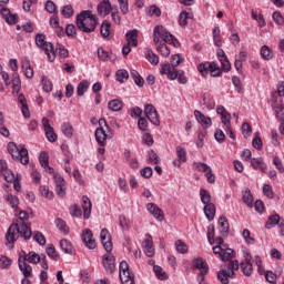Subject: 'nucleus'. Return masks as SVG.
Segmentation results:
<instances>
[{
	"label": "nucleus",
	"instance_id": "f257e3e1",
	"mask_svg": "<svg viewBox=\"0 0 284 284\" xmlns=\"http://www.w3.org/2000/svg\"><path fill=\"white\" fill-rule=\"evenodd\" d=\"M97 26H99V18L91 10L81 11L77 16V27L81 32L90 34L97 30Z\"/></svg>",
	"mask_w": 284,
	"mask_h": 284
},
{
	"label": "nucleus",
	"instance_id": "f03ea898",
	"mask_svg": "<svg viewBox=\"0 0 284 284\" xmlns=\"http://www.w3.org/2000/svg\"><path fill=\"white\" fill-rule=\"evenodd\" d=\"M19 236H23L24 241H30V239H32V230L28 224L13 223L9 226L6 235L7 243L12 245Z\"/></svg>",
	"mask_w": 284,
	"mask_h": 284
},
{
	"label": "nucleus",
	"instance_id": "7ed1b4c3",
	"mask_svg": "<svg viewBox=\"0 0 284 284\" xmlns=\"http://www.w3.org/2000/svg\"><path fill=\"white\" fill-rule=\"evenodd\" d=\"M98 121L99 128L94 132L95 141L101 145V148H105V145L108 144V140L112 139L114 134L112 133L110 125H108V121H105V119L103 118H101L100 120H97V118H92V125H97Z\"/></svg>",
	"mask_w": 284,
	"mask_h": 284
},
{
	"label": "nucleus",
	"instance_id": "20e7f679",
	"mask_svg": "<svg viewBox=\"0 0 284 284\" xmlns=\"http://www.w3.org/2000/svg\"><path fill=\"white\" fill-rule=\"evenodd\" d=\"M7 150L9 154H11L13 161H19L22 165H28L30 163V156L28 154V149L26 145L19 144L14 142H9L7 145Z\"/></svg>",
	"mask_w": 284,
	"mask_h": 284
},
{
	"label": "nucleus",
	"instance_id": "39448f33",
	"mask_svg": "<svg viewBox=\"0 0 284 284\" xmlns=\"http://www.w3.org/2000/svg\"><path fill=\"white\" fill-rule=\"evenodd\" d=\"M36 45L39 50H42L48 58V61L51 63L57 59V53L54 52V45L52 42L45 41V34L37 33L36 34Z\"/></svg>",
	"mask_w": 284,
	"mask_h": 284
},
{
	"label": "nucleus",
	"instance_id": "423d86ee",
	"mask_svg": "<svg viewBox=\"0 0 284 284\" xmlns=\"http://www.w3.org/2000/svg\"><path fill=\"white\" fill-rule=\"evenodd\" d=\"M153 41L154 43H173L176 48L179 45V41L174 40V36L169 33L168 30L163 26H156L153 30Z\"/></svg>",
	"mask_w": 284,
	"mask_h": 284
},
{
	"label": "nucleus",
	"instance_id": "0eeeda50",
	"mask_svg": "<svg viewBox=\"0 0 284 284\" xmlns=\"http://www.w3.org/2000/svg\"><path fill=\"white\" fill-rule=\"evenodd\" d=\"M239 270V260L232 261L225 268H222L217 273V278L223 284H229L230 278H234V271Z\"/></svg>",
	"mask_w": 284,
	"mask_h": 284
},
{
	"label": "nucleus",
	"instance_id": "6e6552de",
	"mask_svg": "<svg viewBox=\"0 0 284 284\" xmlns=\"http://www.w3.org/2000/svg\"><path fill=\"white\" fill-rule=\"evenodd\" d=\"M120 281L122 284H134V274L130 272V265H128V262L122 261L120 262Z\"/></svg>",
	"mask_w": 284,
	"mask_h": 284
},
{
	"label": "nucleus",
	"instance_id": "1a4fd4ad",
	"mask_svg": "<svg viewBox=\"0 0 284 284\" xmlns=\"http://www.w3.org/2000/svg\"><path fill=\"white\" fill-rule=\"evenodd\" d=\"M179 70H176V67L170 64V62H165L160 64V74L163 77H166L169 81H176V74Z\"/></svg>",
	"mask_w": 284,
	"mask_h": 284
},
{
	"label": "nucleus",
	"instance_id": "9d476101",
	"mask_svg": "<svg viewBox=\"0 0 284 284\" xmlns=\"http://www.w3.org/2000/svg\"><path fill=\"white\" fill-rule=\"evenodd\" d=\"M239 267H241L244 276H252V272H254V266L252 265V254H250V252H244V260L239 263Z\"/></svg>",
	"mask_w": 284,
	"mask_h": 284
},
{
	"label": "nucleus",
	"instance_id": "9b49d317",
	"mask_svg": "<svg viewBox=\"0 0 284 284\" xmlns=\"http://www.w3.org/2000/svg\"><path fill=\"white\" fill-rule=\"evenodd\" d=\"M144 114L153 125H161V120H159V111H156L154 104L144 105Z\"/></svg>",
	"mask_w": 284,
	"mask_h": 284
},
{
	"label": "nucleus",
	"instance_id": "f8f14e48",
	"mask_svg": "<svg viewBox=\"0 0 284 284\" xmlns=\"http://www.w3.org/2000/svg\"><path fill=\"white\" fill-rule=\"evenodd\" d=\"M53 182L55 185V194L59 199H63L65 196V179L61 176L59 173L53 174Z\"/></svg>",
	"mask_w": 284,
	"mask_h": 284
},
{
	"label": "nucleus",
	"instance_id": "ddd939ff",
	"mask_svg": "<svg viewBox=\"0 0 284 284\" xmlns=\"http://www.w3.org/2000/svg\"><path fill=\"white\" fill-rule=\"evenodd\" d=\"M43 255L37 254V252L31 251L28 254L26 251H21L19 254V258L21 261H24V263H31L32 265H38V263H41V258Z\"/></svg>",
	"mask_w": 284,
	"mask_h": 284
},
{
	"label": "nucleus",
	"instance_id": "4468645a",
	"mask_svg": "<svg viewBox=\"0 0 284 284\" xmlns=\"http://www.w3.org/2000/svg\"><path fill=\"white\" fill-rule=\"evenodd\" d=\"M42 126L45 132V138L50 143H54L58 139L57 133H54V128L50 125V119L42 118Z\"/></svg>",
	"mask_w": 284,
	"mask_h": 284
},
{
	"label": "nucleus",
	"instance_id": "2eb2a0df",
	"mask_svg": "<svg viewBox=\"0 0 284 284\" xmlns=\"http://www.w3.org/2000/svg\"><path fill=\"white\" fill-rule=\"evenodd\" d=\"M99 17H108L112 10H114V6L110 2V0H102L97 6Z\"/></svg>",
	"mask_w": 284,
	"mask_h": 284
},
{
	"label": "nucleus",
	"instance_id": "dca6fc26",
	"mask_svg": "<svg viewBox=\"0 0 284 284\" xmlns=\"http://www.w3.org/2000/svg\"><path fill=\"white\" fill-rule=\"evenodd\" d=\"M102 264H103L104 270L106 272H109L110 274H112V272H114V270H116L114 255H112V253H110V252H108L106 254L103 255Z\"/></svg>",
	"mask_w": 284,
	"mask_h": 284
},
{
	"label": "nucleus",
	"instance_id": "f3484780",
	"mask_svg": "<svg viewBox=\"0 0 284 284\" xmlns=\"http://www.w3.org/2000/svg\"><path fill=\"white\" fill-rule=\"evenodd\" d=\"M142 247L144 250V254L149 256V258H152L154 256L155 251H154V241L152 240V235L146 234L145 240L142 243Z\"/></svg>",
	"mask_w": 284,
	"mask_h": 284
},
{
	"label": "nucleus",
	"instance_id": "a211bd4d",
	"mask_svg": "<svg viewBox=\"0 0 284 284\" xmlns=\"http://www.w3.org/2000/svg\"><path fill=\"white\" fill-rule=\"evenodd\" d=\"M0 14L9 26H14V23L19 21V16H17V13H12L8 8H2L0 10Z\"/></svg>",
	"mask_w": 284,
	"mask_h": 284
},
{
	"label": "nucleus",
	"instance_id": "6ab92c4d",
	"mask_svg": "<svg viewBox=\"0 0 284 284\" xmlns=\"http://www.w3.org/2000/svg\"><path fill=\"white\" fill-rule=\"evenodd\" d=\"M100 241H101L105 252H110L112 250V239L110 236V232L108 231V229L101 230Z\"/></svg>",
	"mask_w": 284,
	"mask_h": 284
},
{
	"label": "nucleus",
	"instance_id": "aec40b11",
	"mask_svg": "<svg viewBox=\"0 0 284 284\" xmlns=\"http://www.w3.org/2000/svg\"><path fill=\"white\" fill-rule=\"evenodd\" d=\"M92 236L93 234L92 231H90V229H85L82 232V242L89 250H94V247H97V242L94 241V239H92Z\"/></svg>",
	"mask_w": 284,
	"mask_h": 284
},
{
	"label": "nucleus",
	"instance_id": "412c9836",
	"mask_svg": "<svg viewBox=\"0 0 284 284\" xmlns=\"http://www.w3.org/2000/svg\"><path fill=\"white\" fill-rule=\"evenodd\" d=\"M146 210L149 214H152V216L156 219V221L161 222L163 221V219H165V216L163 215V210H161V207H159L155 203H148Z\"/></svg>",
	"mask_w": 284,
	"mask_h": 284
},
{
	"label": "nucleus",
	"instance_id": "4be33fe9",
	"mask_svg": "<svg viewBox=\"0 0 284 284\" xmlns=\"http://www.w3.org/2000/svg\"><path fill=\"white\" fill-rule=\"evenodd\" d=\"M194 116H195L197 123H200L202 125V128H212V118L205 116V114H203L199 110L194 111Z\"/></svg>",
	"mask_w": 284,
	"mask_h": 284
},
{
	"label": "nucleus",
	"instance_id": "5701e85b",
	"mask_svg": "<svg viewBox=\"0 0 284 284\" xmlns=\"http://www.w3.org/2000/svg\"><path fill=\"white\" fill-rule=\"evenodd\" d=\"M126 43L131 45V48H136L139 45V30L133 29L125 33Z\"/></svg>",
	"mask_w": 284,
	"mask_h": 284
},
{
	"label": "nucleus",
	"instance_id": "b1692460",
	"mask_svg": "<svg viewBox=\"0 0 284 284\" xmlns=\"http://www.w3.org/2000/svg\"><path fill=\"white\" fill-rule=\"evenodd\" d=\"M18 103L21 105V113L24 119H30V108L28 106V100L23 93L18 94Z\"/></svg>",
	"mask_w": 284,
	"mask_h": 284
},
{
	"label": "nucleus",
	"instance_id": "393cba45",
	"mask_svg": "<svg viewBox=\"0 0 284 284\" xmlns=\"http://www.w3.org/2000/svg\"><path fill=\"white\" fill-rule=\"evenodd\" d=\"M192 263L194 270H199L200 274H207V272H210V267L207 266V263L203 258L196 257L193 260Z\"/></svg>",
	"mask_w": 284,
	"mask_h": 284
},
{
	"label": "nucleus",
	"instance_id": "a878e982",
	"mask_svg": "<svg viewBox=\"0 0 284 284\" xmlns=\"http://www.w3.org/2000/svg\"><path fill=\"white\" fill-rule=\"evenodd\" d=\"M18 267L23 274V278L32 277V266L30 264H27V262H24L23 260L18 258Z\"/></svg>",
	"mask_w": 284,
	"mask_h": 284
},
{
	"label": "nucleus",
	"instance_id": "bb28decb",
	"mask_svg": "<svg viewBox=\"0 0 284 284\" xmlns=\"http://www.w3.org/2000/svg\"><path fill=\"white\" fill-rule=\"evenodd\" d=\"M21 68L26 79H32V77H34V69H32V65L30 64V60H28V58L21 61Z\"/></svg>",
	"mask_w": 284,
	"mask_h": 284
},
{
	"label": "nucleus",
	"instance_id": "cd10ccee",
	"mask_svg": "<svg viewBox=\"0 0 284 284\" xmlns=\"http://www.w3.org/2000/svg\"><path fill=\"white\" fill-rule=\"evenodd\" d=\"M82 210H83V217L85 220L90 219L92 214V202L90 201V197L82 196Z\"/></svg>",
	"mask_w": 284,
	"mask_h": 284
},
{
	"label": "nucleus",
	"instance_id": "c85d7f7f",
	"mask_svg": "<svg viewBox=\"0 0 284 284\" xmlns=\"http://www.w3.org/2000/svg\"><path fill=\"white\" fill-rule=\"evenodd\" d=\"M276 225H278L280 227H283L284 224L281 223V215L273 214L267 219L265 223V227L266 230H272V227H276Z\"/></svg>",
	"mask_w": 284,
	"mask_h": 284
},
{
	"label": "nucleus",
	"instance_id": "c756f323",
	"mask_svg": "<svg viewBox=\"0 0 284 284\" xmlns=\"http://www.w3.org/2000/svg\"><path fill=\"white\" fill-rule=\"evenodd\" d=\"M251 165H252L253 170H261L262 172L267 171V164H265V162H263V158H253L251 160Z\"/></svg>",
	"mask_w": 284,
	"mask_h": 284
},
{
	"label": "nucleus",
	"instance_id": "7c9ffc66",
	"mask_svg": "<svg viewBox=\"0 0 284 284\" xmlns=\"http://www.w3.org/2000/svg\"><path fill=\"white\" fill-rule=\"evenodd\" d=\"M204 214H205L207 221H214V216H216V206L213 203L205 204L204 205Z\"/></svg>",
	"mask_w": 284,
	"mask_h": 284
},
{
	"label": "nucleus",
	"instance_id": "2f4dec72",
	"mask_svg": "<svg viewBox=\"0 0 284 284\" xmlns=\"http://www.w3.org/2000/svg\"><path fill=\"white\" fill-rule=\"evenodd\" d=\"M260 54L264 59V61H272L274 59V51L267 45H262L260 49Z\"/></svg>",
	"mask_w": 284,
	"mask_h": 284
},
{
	"label": "nucleus",
	"instance_id": "473e14b6",
	"mask_svg": "<svg viewBox=\"0 0 284 284\" xmlns=\"http://www.w3.org/2000/svg\"><path fill=\"white\" fill-rule=\"evenodd\" d=\"M272 108L275 112V116L276 119H278V121H284V106L283 104H278V102L276 100H274Z\"/></svg>",
	"mask_w": 284,
	"mask_h": 284
},
{
	"label": "nucleus",
	"instance_id": "72a5a7b5",
	"mask_svg": "<svg viewBox=\"0 0 284 284\" xmlns=\"http://www.w3.org/2000/svg\"><path fill=\"white\" fill-rule=\"evenodd\" d=\"M11 83L13 94H19V92H21V78L19 77V73L12 74Z\"/></svg>",
	"mask_w": 284,
	"mask_h": 284
},
{
	"label": "nucleus",
	"instance_id": "f704fd0d",
	"mask_svg": "<svg viewBox=\"0 0 284 284\" xmlns=\"http://www.w3.org/2000/svg\"><path fill=\"white\" fill-rule=\"evenodd\" d=\"M111 28H112V24L108 20H104L101 23L100 33H101V37L103 39H110V30H111Z\"/></svg>",
	"mask_w": 284,
	"mask_h": 284
},
{
	"label": "nucleus",
	"instance_id": "c9c22d12",
	"mask_svg": "<svg viewBox=\"0 0 284 284\" xmlns=\"http://www.w3.org/2000/svg\"><path fill=\"white\" fill-rule=\"evenodd\" d=\"M108 108L111 112H120V110H123V101L113 99L108 102Z\"/></svg>",
	"mask_w": 284,
	"mask_h": 284
},
{
	"label": "nucleus",
	"instance_id": "e433bc0d",
	"mask_svg": "<svg viewBox=\"0 0 284 284\" xmlns=\"http://www.w3.org/2000/svg\"><path fill=\"white\" fill-rule=\"evenodd\" d=\"M145 59L151 63V65H159V55L154 53L151 49H148L144 52Z\"/></svg>",
	"mask_w": 284,
	"mask_h": 284
},
{
	"label": "nucleus",
	"instance_id": "4c0bfd02",
	"mask_svg": "<svg viewBox=\"0 0 284 284\" xmlns=\"http://www.w3.org/2000/svg\"><path fill=\"white\" fill-rule=\"evenodd\" d=\"M213 43L216 48L223 45V40H221V28L214 27L212 30Z\"/></svg>",
	"mask_w": 284,
	"mask_h": 284
},
{
	"label": "nucleus",
	"instance_id": "58836bf2",
	"mask_svg": "<svg viewBox=\"0 0 284 284\" xmlns=\"http://www.w3.org/2000/svg\"><path fill=\"white\" fill-rule=\"evenodd\" d=\"M61 130L64 136H67V139H72V136H74V128L70 122H64L61 125Z\"/></svg>",
	"mask_w": 284,
	"mask_h": 284
},
{
	"label": "nucleus",
	"instance_id": "ea45409f",
	"mask_svg": "<svg viewBox=\"0 0 284 284\" xmlns=\"http://www.w3.org/2000/svg\"><path fill=\"white\" fill-rule=\"evenodd\" d=\"M89 89H90V81L82 80L77 87L78 97H83Z\"/></svg>",
	"mask_w": 284,
	"mask_h": 284
},
{
	"label": "nucleus",
	"instance_id": "a19ab883",
	"mask_svg": "<svg viewBox=\"0 0 284 284\" xmlns=\"http://www.w3.org/2000/svg\"><path fill=\"white\" fill-rule=\"evenodd\" d=\"M194 13L190 11H182L179 16V24L184 28V26H187V19H193Z\"/></svg>",
	"mask_w": 284,
	"mask_h": 284
},
{
	"label": "nucleus",
	"instance_id": "79ce46f5",
	"mask_svg": "<svg viewBox=\"0 0 284 284\" xmlns=\"http://www.w3.org/2000/svg\"><path fill=\"white\" fill-rule=\"evenodd\" d=\"M60 247L64 254H74V247L72 246V243L68 240H61L60 241Z\"/></svg>",
	"mask_w": 284,
	"mask_h": 284
},
{
	"label": "nucleus",
	"instance_id": "37998d69",
	"mask_svg": "<svg viewBox=\"0 0 284 284\" xmlns=\"http://www.w3.org/2000/svg\"><path fill=\"white\" fill-rule=\"evenodd\" d=\"M217 225L220 227L221 234H227V232H230V223L227 222V217L221 216L219 219Z\"/></svg>",
	"mask_w": 284,
	"mask_h": 284
},
{
	"label": "nucleus",
	"instance_id": "c03bdc74",
	"mask_svg": "<svg viewBox=\"0 0 284 284\" xmlns=\"http://www.w3.org/2000/svg\"><path fill=\"white\" fill-rule=\"evenodd\" d=\"M130 79V73H128V70L125 69H120L115 72V80L119 83H125Z\"/></svg>",
	"mask_w": 284,
	"mask_h": 284
},
{
	"label": "nucleus",
	"instance_id": "a18cd8bd",
	"mask_svg": "<svg viewBox=\"0 0 284 284\" xmlns=\"http://www.w3.org/2000/svg\"><path fill=\"white\" fill-rule=\"evenodd\" d=\"M193 168L197 171V172H203L205 175L210 174V172H212V168L203 162H194L193 163Z\"/></svg>",
	"mask_w": 284,
	"mask_h": 284
},
{
	"label": "nucleus",
	"instance_id": "49530a36",
	"mask_svg": "<svg viewBox=\"0 0 284 284\" xmlns=\"http://www.w3.org/2000/svg\"><path fill=\"white\" fill-rule=\"evenodd\" d=\"M242 201L243 203H245V205H247V207H253L254 196L252 195V192L250 190H245L243 192Z\"/></svg>",
	"mask_w": 284,
	"mask_h": 284
},
{
	"label": "nucleus",
	"instance_id": "de8ad7c7",
	"mask_svg": "<svg viewBox=\"0 0 284 284\" xmlns=\"http://www.w3.org/2000/svg\"><path fill=\"white\" fill-rule=\"evenodd\" d=\"M31 216H32V211L30 210L20 211L18 213V221L16 223H23L24 225H27L26 221H30Z\"/></svg>",
	"mask_w": 284,
	"mask_h": 284
},
{
	"label": "nucleus",
	"instance_id": "09e8293b",
	"mask_svg": "<svg viewBox=\"0 0 284 284\" xmlns=\"http://www.w3.org/2000/svg\"><path fill=\"white\" fill-rule=\"evenodd\" d=\"M41 85H42L43 92L49 93V92H52V90H53L52 81L50 79H48L47 75L41 77Z\"/></svg>",
	"mask_w": 284,
	"mask_h": 284
},
{
	"label": "nucleus",
	"instance_id": "8fccbe9b",
	"mask_svg": "<svg viewBox=\"0 0 284 284\" xmlns=\"http://www.w3.org/2000/svg\"><path fill=\"white\" fill-rule=\"evenodd\" d=\"M221 123L223 130H230V128H232V113H224V115H221Z\"/></svg>",
	"mask_w": 284,
	"mask_h": 284
},
{
	"label": "nucleus",
	"instance_id": "3c124183",
	"mask_svg": "<svg viewBox=\"0 0 284 284\" xmlns=\"http://www.w3.org/2000/svg\"><path fill=\"white\" fill-rule=\"evenodd\" d=\"M156 51L161 54V57L168 58L170 57V48L166 47L165 43L159 42L155 43Z\"/></svg>",
	"mask_w": 284,
	"mask_h": 284
},
{
	"label": "nucleus",
	"instance_id": "603ef678",
	"mask_svg": "<svg viewBox=\"0 0 284 284\" xmlns=\"http://www.w3.org/2000/svg\"><path fill=\"white\" fill-rule=\"evenodd\" d=\"M200 196H201V201L203 203V205H210L212 204V195L210 194V192L205 189H201L200 190Z\"/></svg>",
	"mask_w": 284,
	"mask_h": 284
},
{
	"label": "nucleus",
	"instance_id": "864d4df0",
	"mask_svg": "<svg viewBox=\"0 0 284 284\" xmlns=\"http://www.w3.org/2000/svg\"><path fill=\"white\" fill-rule=\"evenodd\" d=\"M251 17H252V19H254V21H256L258 23L260 28H265L266 22H265V18H263V13L252 11Z\"/></svg>",
	"mask_w": 284,
	"mask_h": 284
},
{
	"label": "nucleus",
	"instance_id": "5fc2aeb1",
	"mask_svg": "<svg viewBox=\"0 0 284 284\" xmlns=\"http://www.w3.org/2000/svg\"><path fill=\"white\" fill-rule=\"evenodd\" d=\"M234 256H235L234 250L223 248L220 255V258L221 261L225 262V261H230V258H234Z\"/></svg>",
	"mask_w": 284,
	"mask_h": 284
},
{
	"label": "nucleus",
	"instance_id": "6e6d98bb",
	"mask_svg": "<svg viewBox=\"0 0 284 284\" xmlns=\"http://www.w3.org/2000/svg\"><path fill=\"white\" fill-rule=\"evenodd\" d=\"M61 14L64 19H70L71 17H74V8H72L71 4H67L62 7Z\"/></svg>",
	"mask_w": 284,
	"mask_h": 284
},
{
	"label": "nucleus",
	"instance_id": "4d7b16f0",
	"mask_svg": "<svg viewBox=\"0 0 284 284\" xmlns=\"http://www.w3.org/2000/svg\"><path fill=\"white\" fill-rule=\"evenodd\" d=\"M153 272L160 281H168V273L163 272V268L161 266L154 265Z\"/></svg>",
	"mask_w": 284,
	"mask_h": 284
},
{
	"label": "nucleus",
	"instance_id": "13d9d810",
	"mask_svg": "<svg viewBox=\"0 0 284 284\" xmlns=\"http://www.w3.org/2000/svg\"><path fill=\"white\" fill-rule=\"evenodd\" d=\"M176 156L181 163H185L187 161V152L183 146H176L175 149Z\"/></svg>",
	"mask_w": 284,
	"mask_h": 284
},
{
	"label": "nucleus",
	"instance_id": "bf43d9fd",
	"mask_svg": "<svg viewBox=\"0 0 284 284\" xmlns=\"http://www.w3.org/2000/svg\"><path fill=\"white\" fill-rule=\"evenodd\" d=\"M212 62H202L197 65V70L202 74V77H207Z\"/></svg>",
	"mask_w": 284,
	"mask_h": 284
},
{
	"label": "nucleus",
	"instance_id": "052dcab7",
	"mask_svg": "<svg viewBox=\"0 0 284 284\" xmlns=\"http://www.w3.org/2000/svg\"><path fill=\"white\" fill-rule=\"evenodd\" d=\"M45 253L48 254V256L50 258H52L53 261H59V253H57V248H54V245L49 244L47 246Z\"/></svg>",
	"mask_w": 284,
	"mask_h": 284
},
{
	"label": "nucleus",
	"instance_id": "680f3d73",
	"mask_svg": "<svg viewBox=\"0 0 284 284\" xmlns=\"http://www.w3.org/2000/svg\"><path fill=\"white\" fill-rule=\"evenodd\" d=\"M111 18L115 26H121V16L119 14V7L113 6Z\"/></svg>",
	"mask_w": 284,
	"mask_h": 284
},
{
	"label": "nucleus",
	"instance_id": "e2e57ef3",
	"mask_svg": "<svg viewBox=\"0 0 284 284\" xmlns=\"http://www.w3.org/2000/svg\"><path fill=\"white\" fill-rule=\"evenodd\" d=\"M55 227H58L59 232H62V234H68L70 232L68 224H65V221L61 219L55 220Z\"/></svg>",
	"mask_w": 284,
	"mask_h": 284
},
{
	"label": "nucleus",
	"instance_id": "0e129e2a",
	"mask_svg": "<svg viewBox=\"0 0 284 284\" xmlns=\"http://www.w3.org/2000/svg\"><path fill=\"white\" fill-rule=\"evenodd\" d=\"M44 10H45L49 14H57V4L54 3V1L48 0V1L44 3Z\"/></svg>",
	"mask_w": 284,
	"mask_h": 284
},
{
	"label": "nucleus",
	"instance_id": "69168bd1",
	"mask_svg": "<svg viewBox=\"0 0 284 284\" xmlns=\"http://www.w3.org/2000/svg\"><path fill=\"white\" fill-rule=\"evenodd\" d=\"M209 72H211V77H221V74H223V71H221V68H219L216 62H211Z\"/></svg>",
	"mask_w": 284,
	"mask_h": 284
},
{
	"label": "nucleus",
	"instance_id": "338daca9",
	"mask_svg": "<svg viewBox=\"0 0 284 284\" xmlns=\"http://www.w3.org/2000/svg\"><path fill=\"white\" fill-rule=\"evenodd\" d=\"M242 134L244 139H250V136H252V125H250V123L244 122L242 124Z\"/></svg>",
	"mask_w": 284,
	"mask_h": 284
},
{
	"label": "nucleus",
	"instance_id": "774afa93",
	"mask_svg": "<svg viewBox=\"0 0 284 284\" xmlns=\"http://www.w3.org/2000/svg\"><path fill=\"white\" fill-rule=\"evenodd\" d=\"M32 239L33 241H36V243L40 245H45V236H43L41 232L39 231L33 232Z\"/></svg>",
	"mask_w": 284,
	"mask_h": 284
}]
</instances>
